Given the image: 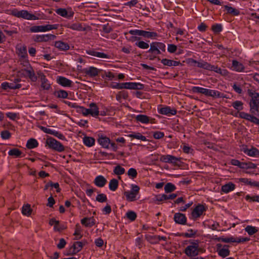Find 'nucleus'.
Instances as JSON below:
<instances>
[{
    "label": "nucleus",
    "mask_w": 259,
    "mask_h": 259,
    "mask_svg": "<svg viewBox=\"0 0 259 259\" xmlns=\"http://www.w3.org/2000/svg\"><path fill=\"white\" fill-rule=\"evenodd\" d=\"M55 47L61 51H67L70 48L69 45L62 41H56L55 42Z\"/></svg>",
    "instance_id": "nucleus-34"
},
{
    "label": "nucleus",
    "mask_w": 259,
    "mask_h": 259,
    "mask_svg": "<svg viewBox=\"0 0 259 259\" xmlns=\"http://www.w3.org/2000/svg\"><path fill=\"white\" fill-rule=\"evenodd\" d=\"M253 115V114L251 115L244 112L239 113V117L240 118L246 119L257 125H259V119Z\"/></svg>",
    "instance_id": "nucleus-16"
},
{
    "label": "nucleus",
    "mask_w": 259,
    "mask_h": 259,
    "mask_svg": "<svg viewBox=\"0 0 259 259\" xmlns=\"http://www.w3.org/2000/svg\"><path fill=\"white\" fill-rule=\"evenodd\" d=\"M242 151L249 156L255 157L259 155V150L255 148L252 147L251 149H248L245 146L242 149Z\"/></svg>",
    "instance_id": "nucleus-25"
},
{
    "label": "nucleus",
    "mask_w": 259,
    "mask_h": 259,
    "mask_svg": "<svg viewBox=\"0 0 259 259\" xmlns=\"http://www.w3.org/2000/svg\"><path fill=\"white\" fill-rule=\"evenodd\" d=\"M118 182L115 179H111L109 183V188L110 190L115 191L118 188Z\"/></svg>",
    "instance_id": "nucleus-47"
},
{
    "label": "nucleus",
    "mask_w": 259,
    "mask_h": 259,
    "mask_svg": "<svg viewBox=\"0 0 259 259\" xmlns=\"http://www.w3.org/2000/svg\"><path fill=\"white\" fill-rule=\"evenodd\" d=\"M100 70L93 66H90L83 69V73L85 74V76H88L91 77L97 76Z\"/></svg>",
    "instance_id": "nucleus-18"
},
{
    "label": "nucleus",
    "mask_w": 259,
    "mask_h": 259,
    "mask_svg": "<svg viewBox=\"0 0 259 259\" xmlns=\"http://www.w3.org/2000/svg\"><path fill=\"white\" fill-rule=\"evenodd\" d=\"M98 142L102 147L106 149L110 148V140L109 138L103 135H99Z\"/></svg>",
    "instance_id": "nucleus-19"
},
{
    "label": "nucleus",
    "mask_w": 259,
    "mask_h": 259,
    "mask_svg": "<svg viewBox=\"0 0 259 259\" xmlns=\"http://www.w3.org/2000/svg\"><path fill=\"white\" fill-rule=\"evenodd\" d=\"M38 143L37 140L33 138L29 139L26 143V147L29 149H33L38 146Z\"/></svg>",
    "instance_id": "nucleus-40"
},
{
    "label": "nucleus",
    "mask_w": 259,
    "mask_h": 259,
    "mask_svg": "<svg viewBox=\"0 0 259 259\" xmlns=\"http://www.w3.org/2000/svg\"><path fill=\"white\" fill-rule=\"evenodd\" d=\"M209 71H213L214 72L223 76H226L228 74V71L226 69H222L218 66H214L211 64H210Z\"/></svg>",
    "instance_id": "nucleus-33"
},
{
    "label": "nucleus",
    "mask_w": 259,
    "mask_h": 259,
    "mask_svg": "<svg viewBox=\"0 0 259 259\" xmlns=\"http://www.w3.org/2000/svg\"><path fill=\"white\" fill-rule=\"evenodd\" d=\"M129 33L132 35H138L151 39H155L158 36V34L156 32L139 29L131 30L129 31Z\"/></svg>",
    "instance_id": "nucleus-9"
},
{
    "label": "nucleus",
    "mask_w": 259,
    "mask_h": 259,
    "mask_svg": "<svg viewBox=\"0 0 259 259\" xmlns=\"http://www.w3.org/2000/svg\"><path fill=\"white\" fill-rule=\"evenodd\" d=\"M113 172L116 175H121L125 172V169L120 165H118L114 167Z\"/></svg>",
    "instance_id": "nucleus-56"
},
{
    "label": "nucleus",
    "mask_w": 259,
    "mask_h": 259,
    "mask_svg": "<svg viewBox=\"0 0 259 259\" xmlns=\"http://www.w3.org/2000/svg\"><path fill=\"white\" fill-rule=\"evenodd\" d=\"M150 49L147 51V53H151L152 55H157L161 54V52L157 46L152 42L150 44Z\"/></svg>",
    "instance_id": "nucleus-39"
},
{
    "label": "nucleus",
    "mask_w": 259,
    "mask_h": 259,
    "mask_svg": "<svg viewBox=\"0 0 259 259\" xmlns=\"http://www.w3.org/2000/svg\"><path fill=\"white\" fill-rule=\"evenodd\" d=\"M96 201L99 202H104L107 200V196L104 194H98L96 198Z\"/></svg>",
    "instance_id": "nucleus-63"
},
{
    "label": "nucleus",
    "mask_w": 259,
    "mask_h": 259,
    "mask_svg": "<svg viewBox=\"0 0 259 259\" xmlns=\"http://www.w3.org/2000/svg\"><path fill=\"white\" fill-rule=\"evenodd\" d=\"M248 95L251 99L249 102L250 112L253 115H259V93L254 91H248Z\"/></svg>",
    "instance_id": "nucleus-3"
},
{
    "label": "nucleus",
    "mask_w": 259,
    "mask_h": 259,
    "mask_svg": "<svg viewBox=\"0 0 259 259\" xmlns=\"http://www.w3.org/2000/svg\"><path fill=\"white\" fill-rule=\"evenodd\" d=\"M56 13L62 17L70 18L73 17L74 12L71 8H68L67 9L59 8L56 10Z\"/></svg>",
    "instance_id": "nucleus-14"
},
{
    "label": "nucleus",
    "mask_w": 259,
    "mask_h": 259,
    "mask_svg": "<svg viewBox=\"0 0 259 259\" xmlns=\"http://www.w3.org/2000/svg\"><path fill=\"white\" fill-rule=\"evenodd\" d=\"M8 154L10 156H14L16 157H19L21 156L22 152L18 149L13 148L9 151Z\"/></svg>",
    "instance_id": "nucleus-52"
},
{
    "label": "nucleus",
    "mask_w": 259,
    "mask_h": 259,
    "mask_svg": "<svg viewBox=\"0 0 259 259\" xmlns=\"http://www.w3.org/2000/svg\"><path fill=\"white\" fill-rule=\"evenodd\" d=\"M139 191L140 187L138 185L132 184L131 190L124 192V195L127 201H134L137 199V196Z\"/></svg>",
    "instance_id": "nucleus-8"
},
{
    "label": "nucleus",
    "mask_w": 259,
    "mask_h": 259,
    "mask_svg": "<svg viewBox=\"0 0 259 259\" xmlns=\"http://www.w3.org/2000/svg\"><path fill=\"white\" fill-rule=\"evenodd\" d=\"M161 62L165 66H177L179 65L181 63L179 61H176L167 59H162Z\"/></svg>",
    "instance_id": "nucleus-36"
},
{
    "label": "nucleus",
    "mask_w": 259,
    "mask_h": 259,
    "mask_svg": "<svg viewBox=\"0 0 259 259\" xmlns=\"http://www.w3.org/2000/svg\"><path fill=\"white\" fill-rule=\"evenodd\" d=\"M128 136L131 138L140 140L142 141H146L147 140L146 137L144 136H143L140 133H133L128 135Z\"/></svg>",
    "instance_id": "nucleus-41"
},
{
    "label": "nucleus",
    "mask_w": 259,
    "mask_h": 259,
    "mask_svg": "<svg viewBox=\"0 0 259 259\" xmlns=\"http://www.w3.org/2000/svg\"><path fill=\"white\" fill-rule=\"evenodd\" d=\"M211 29L215 33H220L222 31V25L221 24H215L212 26Z\"/></svg>",
    "instance_id": "nucleus-62"
},
{
    "label": "nucleus",
    "mask_w": 259,
    "mask_h": 259,
    "mask_svg": "<svg viewBox=\"0 0 259 259\" xmlns=\"http://www.w3.org/2000/svg\"><path fill=\"white\" fill-rule=\"evenodd\" d=\"M58 24H47L45 25H34L30 28V31L32 33L42 32L57 29Z\"/></svg>",
    "instance_id": "nucleus-6"
},
{
    "label": "nucleus",
    "mask_w": 259,
    "mask_h": 259,
    "mask_svg": "<svg viewBox=\"0 0 259 259\" xmlns=\"http://www.w3.org/2000/svg\"><path fill=\"white\" fill-rule=\"evenodd\" d=\"M56 38V35L52 34L36 35L34 38L36 42H48L54 40Z\"/></svg>",
    "instance_id": "nucleus-15"
},
{
    "label": "nucleus",
    "mask_w": 259,
    "mask_h": 259,
    "mask_svg": "<svg viewBox=\"0 0 259 259\" xmlns=\"http://www.w3.org/2000/svg\"><path fill=\"white\" fill-rule=\"evenodd\" d=\"M232 105L234 108L238 111L243 109V103L240 101H235L232 103Z\"/></svg>",
    "instance_id": "nucleus-55"
},
{
    "label": "nucleus",
    "mask_w": 259,
    "mask_h": 259,
    "mask_svg": "<svg viewBox=\"0 0 259 259\" xmlns=\"http://www.w3.org/2000/svg\"><path fill=\"white\" fill-rule=\"evenodd\" d=\"M189 245L185 248L184 252L190 258L197 256L201 250L199 247V241L198 240H190L189 241Z\"/></svg>",
    "instance_id": "nucleus-2"
},
{
    "label": "nucleus",
    "mask_w": 259,
    "mask_h": 259,
    "mask_svg": "<svg viewBox=\"0 0 259 259\" xmlns=\"http://www.w3.org/2000/svg\"><path fill=\"white\" fill-rule=\"evenodd\" d=\"M59 221L56 220L54 218L51 219L49 221V224L51 226H53V225L54 226V229L55 231H60L66 229L65 226H62L61 227H58V226H59Z\"/></svg>",
    "instance_id": "nucleus-35"
},
{
    "label": "nucleus",
    "mask_w": 259,
    "mask_h": 259,
    "mask_svg": "<svg viewBox=\"0 0 259 259\" xmlns=\"http://www.w3.org/2000/svg\"><path fill=\"white\" fill-rule=\"evenodd\" d=\"M210 66V63L202 60H200L198 63V67L200 68L209 70Z\"/></svg>",
    "instance_id": "nucleus-51"
},
{
    "label": "nucleus",
    "mask_w": 259,
    "mask_h": 259,
    "mask_svg": "<svg viewBox=\"0 0 259 259\" xmlns=\"http://www.w3.org/2000/svg\"><path fill=\"white\" fill-rule=\"evenodd\" d=\"M19 81V79H16L14 82H9L10 89L15 90L21 88L22 85L18 83Z\"/></svg>",
    "instance_id": "nucleus-53"
},
{
    "label": "nucleus",
    "mask_w": 259,
    "mask_h": 259,
    "mask_svg": "<svg viewBox=\"0 0 259 259\" xmlns=\"http://www.w3.org/2000/svg\"><path fill=\"white\" fill-rule=\"evenodd\" d=\"M107 180L101 175L97 176L94 180V184L98 187H103L107 183Z\"/></svg>",
    "instance_id": "nucleus-28"
},
{
    "label": "nucleus",
    "mask_w": 259,
    "mask_h": 259,
    "mask_svg": "<svg viewBox=\"0 0 259 259\" xmlns=\"http://www.w3.org/2000/svg\"><path fill=\"white\" fill-rule=\"evenodd\" d=\"M217 252L218 255L222 258H225L230 255V250L228 245H223L218 243L216 245Z\"/></svg>",
    "instance_id": "nucleus-10"
},
{
    "label": "nucleus",
    "mask_w": 259,
    "mask_h": 259,
    "mask_svg": "<svg viewBox=\"0 0 259 259\" xmlns=\"http://www.w3.org/2000/svg\"><path fill=\"white\" fill-rule=\"evenodd\" d=\"M245 231L250 236L253 235L257 232L258 230L255 227L248 225L245 228Z\"/></svg>",
    "instance_id": "nucleus-49"
},
{
    "label": "nucleus",
    "mask_w": 259,
    "mask_h": 259,
    "mask_svg": "<svg viewBox=\"0 0 259 259\" xmlns=\"http://www.w3.org/2000/svg\"><path fill=\"white\" fill-rule=\"evenodd\" d=\"M54 95L58 98L66 99L67 98L68 94L66 91L63 90H60L55 92Z\"/></svg>",
    "instance_id": "nucleus-44"
},
{
    "label": "nucleus",
    "mask_w": 259,
    "mask_h": 259,
    "mask_svg": "<svg viewBox=\"0 0 259 259\" xmlns=\"http://www.w3.org/2000/svg\"><path fill=\"white\" fill-rule=\"evenodd\" d=\"M137 175V170L134 168H130L127 171V175L133 179L136 178Z\"/></svg>",
    "instance_id": "nucleus-61"
},
{
    "label": "nucleus",
    "mask_w": 259,
    "mask_h": 259,
    "mask_svg": "<svg viewBox=\"0 0 259 259\" xmlns=\"http://www.w3.org/2000/svg\"><path fill=\"white\" fill-rule=\"evenodd\" d=\"M83 247L82 242L76 241L69 248L65 254L66 255H74L81 250Z\"/></svg>",
    "instance_id": "nucleus-11"
},
{
    "label": "nucleus",
    "mask_w": 259,
    "mask_h": 259,
    "mask_svg": "<svg viewBox=\"0 0 259 259\" xmlns=\"http://www.w3.org/2000/svg\"><path fill=\"white\" fill-rule=\"evenodd\" d=\"M56 81L58 84L64 87H70L72 83L71 80L61 76H58Z\"/></svg>",
    "instance_id": "nucleus-24"
},
{
    "label": "nucleus",
    "mask_w": 259,
    "mask_h": 259,
    "mask_svg": "<svg viewBox=\"0 0 259 259\" xmlns=\"http://www.w3.org/2000/svg\"><path fill=\"white\" fill-rule=\"evenodd\" d=\"M197 232V230H194L191 229L188 230L187 232L183 233L182 236L187 238H191L194 237Z\"/></svg>",
    "instance_id": "nucleus-54"
},
{
    "label": "nucleus",
    "mask_w": 259,
    "mask_h": 259,
    "mask_svg": "<svg viewBox=\"0 0 259 259\" xmlns=\"http://www.w3.org/2000/svg\"><path fill=\"white\" fill-rule=\"evenodd\" d=\"M176 189V186L171 183H167L164 186V190L166 193H170Z\"/></svg>",
    "instance_id": "nucleus-57"
},
{
    "label": "nucleus",
    "mask_w": 259,
    "mask_h": 259,
    "mask_svg": "<svg viewBox=\"0 0 259 259\" xmlns=\"http://www.w3.org/2000/svg\"><path fill=\"white\" fill-rule=\"evenodd\" d=\"M18 55L21 57L25 58L27 55V48L26 46H20L18 47Z\"/></svg>",
    "instance_id": "nucleus-50"
},
{
    "label": "nucleus",
    "mask_w": 259,
    "mask_h": 259,
    "mask_svg": "<svg viewBox=\"0 0 259 259\" xmlns=\"http://www.w3.org/2000/svg\"><path fill=\"white\" fill-rule=\"evenodd\" d=\"M239 180V182H242L246 185H249L251 187H256V181H252L250 179L247 178H240Z\"/></svg>",
    "instance_id": "nucleus-46"
},
{
    "label": "nucleus",
    "mask_w": 259,
    "mask_h": 259,
    "mask_svg": "<svg viewBox=\"0 0 259 259\" xmlns=\"http://www.w3.org/2000/svg\"><path fill=\"white\" fill-rule=\"evenodd\" d=\"M135 45L136 46L142 49H148L149 47V45L148 43L142 40L136 42Z\"/></svg>",
    "instance_id": "nucleus-60"
},
{
    "label": "nucleus",
    "mask_w": 259,
    "mask_h": 259,
    "mask_svg": "<svg viewBox=\"0 0 259 259\" xmlns=\"http://www.w3.org/2000/svg\"><path fill=\"white\" fill-rule=\"evenodd\" d=\"M39 77L41 80V88L43 89V90H49L51 88V84L49 82L48 80L47 79L46 76L44 74L41 72H39L37 73Z\"/></svg>",
    "instance_id": "nucleus-20"
},
{
    "label": "nucleus",
    "mask_w": 259,
    "mask_h": 259,
    "mask_svg": "<svg viewBox=\"0 0 259 259\" xmlns=\"http://www.w3.org/2000/svg\"><path fill=\"white\" fill-rule=\"evenodd\" d=\"M81 229L80 226L77 224L75 225V231L73 234V235L75 236L74 240H79L82 237V235H81Z\"/></svg>",
    "instance_id": "nucleus-42"
},
{
    "label": "nucleus",
    "mask_w": 259,
    "mask_h": 259,
    "mask_svg": "<svg viewBox=\"0 0 259 259\" xmlns=\"http://www.w3.org/2000/svg\"><path fill=\"white\" fill-rule=\"evenodd\" d=\"M12 14L18 18H22L25 19L30 20H38L40 17V14H38V16L29 13L26 10H21V11H17L14 10L12 12Z\"/></svg>",
    "instance_id": "nucleus-4"
},
{
    "label": "nucleus",
    "mask_w": 259,
    "mask_h": 259,
    "mask_svg": "<svg viewBox=\"0 0 259 259\" xmlns=\"http://www.w3.org/2000/svg\"><path fill=\"white\" fill-rule=\"evenodd\" d=\"M78 112L81 113L84 116H87L90 114V110L89 108H85L83 106H78L77 108Z\"/></svg>",
    "instance_id": "nucleus-59"
},
{
    "label": "nucleus",
    "mask_w": 259,
    "mask_h": 259,
    "mask_svg": "<svg viewBox=\"0 0 259 259\" xmlns=\"http://www.w3.org/2000/svg\"><path fill=\"white\" fill-rule=\"evenodd\" d=\"M244 66L242 63L235 60L232 61V66L231 69L237 72H242L244 71Z\"/></svg>",
    "instance_id": "nucleus-31"
},
{
    "label": "nucleus",
    "mask_w": 259,
    "mask_h": 259,
    "mask_svg": "<svg viewBox=\"0 0 259 259\" xmlns=\"http://www.w3.org/2000/svg\"><path fill=\"white\" fill-rule=\"evenodd\" d=\"M174 220L176 223L182 225H186L187 223V218L185 214L180 212L176 213L174 214Z\"/></svg>",
    "instance_id": "nucleus-21"
},
{
    "label": "nucleus",
    "mask_w": 259,
    "mask_h": 259,
    "mask_svg": "<svg viewBox=\"0 0 259 259\" xmlns=\"http://www.w3.org/2000/svg\"><path fill=\"white\" fill-rule=\"evenodd\" d=\"M126 215L127 218L131 221H134L137 218V214L136 212L133 211H128L126 212Z\"/></svg>",
    "instance_id": "nucleus-64"
},
{
    "label": "nucleus",
    "mask_w": 259,
    "mask_h": 259,
    "mask_svg": "<svg viewBox=\"0 0 259 259\" xmlns=\"http://www.w3.org/2000/svg\"><path fill=\"white\" fill-rule=\"evenodd\" d=\"M158 112L161 114L168 116L177 114V110L175 108H171L170 107L167 106L158 108Z\"/></svg>",
    "instance_id": "nucleus-17"
},
{
    "label": "nucleus",
    "mask_w": 259,
    "mask_h": 259,
    "mask_svg": "<svg viewBox=\"0 0 259 259\" xmlns=\"http://www.w3.org/2000/svg\"><path fill=\"white\" fill-rule=\"evenodd\" d=\"M206 210V208L203 205L199 204L194 208L191 212L193 219L196 220L200 217L203 213Z\"/></svg>",
    "instance_id": "nucleus-13"
},
{
    "label": "nucleus",
    "mask_w": 259,
    "mask_h": 259,
    "mask_svg": "<svg viewBox=\"0 0 259 259\" xmlns=\"http://www.w3.org/2000/svg\"><path fill=\"white\" fill-rule=\"evenodd\" d=\"M177 196V195L176 194H170L168 195L166 194H162L159 195L157 196V200L159 201H162L165 200L167 199H174Z\"/></svg>",
    "instance_id": "nucleus-37"
},
{
    "label": "nucleus",
    "mask_w": 259,
    "mask_h": 259,
    "mask_svg": "<svg viewBox=\"0 0 259 259\" xmlns=\"http://www.w3.org/2000/svg\"><path fill=\"white\" fill-rule=\"evenodd\" d=\"M224 7L226 11V13L227 14H230L234 16H238L240 14L239 10L236 9L235 8L229 6L228 5H225Z\"/></svg>",
    "instance_id": "nucleus-32"
},
{
    "label": "nucleus",
    "mask_w": 259,
    "mask_h": 259,
    "mask_svg": "<svg viewBox=\"0 0 259 259\" xmlns=\"http://www.w3.org/2000/svg\"><path fill=\"white\" fill-rule=\"evenodd\" d=\"M26 63L28 66L24 70L25 75L28 76L32 81H36L37 80V76L35 75L33 68L30 66L28 62H26Z\"/></svg>",
    "instance_id": "nucleus-22"
},
{
    "label": "nucleus",
    "mask_w": 259,
    "mask_h": 259,
    "mask_svg": "<svg viewBox=\"0 0 259 259\" xmlns=\"http://www.w3.org/2000/svg\"><path fill=\"white\" fill-rule=\"evenodd\" d=\"M89 108L90 110V114L93 117H96L99 115V108L97 104L95 103H91L89 104Z\"/></svg>",
    "instance_id": "nucleus-29"
},
{
    "label": "nucleus",
    "mask_w": 259,
    "mask_h": 259,
    "mask_svg": "<svg viewBox=\"0 0 259 259\" xmlns=\"http://www.w3.org/2000/svg\"><path fill=\"white\" fill-rule=\"evenodd\" d=\"M32 209L30 207V205L27 204L24 205L22 208V213L23 214L29 216L31 214Z\"/></svg>",
    "instance_id": "nucleus-48"
},
{
    "label": "nucleus",
    "mask_w": 259,
    "mask_h": 259,
    "mask_svg": "<svg viewBox=\"0 0 259 259\" xmlns=\"http://www.w3.org/2000/svg\"><path fill=\"white\" fill-rule=\"evenodd\" d=\"M146 239L151 244H156L159 242L157 235H146Z\"/></svg>",
    "instance_id": "nucleus-45"
},
{
    "label": "nucleus",
    "mask_w": 259,
    "mask_h": 259,
    "mask_svg": "<svg viewBox=\"0 0 259 259\" xmlns=\"http://www.w3.org/2000/svg\"><path fill=\"white\" fill-rule=\"evenodd\" d=\"M193 93H200L207 97L213 98H227V95L218 91L203 88L199 87H193L192 89Z\"/></svg>",
    "instance_id": "nucleus-1"
},
{
    "label": "nucleus",
    "mask_w": 259,
    "mask_h": 259,
    "mask_svg": "<svg viewBox=\"0 0 259 259\" xmlns=\"http://www.w3.org/2000/svg\"><path fill=\"white\" fill-rule=\"evenodd\" d=\"M87 54L94 57L102 59H109L110 58V56L108 54L102 52H97L93 50H90L87 51Z\"/></svg>",
    "instance_id": "nucleus-23"
},
{
    "label": "nucleus",
    "mask_w": 259,
    "mask_h": 259,
    "mask_svg": "<svg viewBox=\"0 0 259 259\" xmlns=\"http://www.w3.org/2000/svg\"><path fill=\"white\" fill-rule=\"evenodd\" d=\"M46 146H48L49 148L59 152H63L65 150L64 146L60 142L52 137L47 138Z\"/></svg>",
    "instance_id": "nucleus-5"
},
{
    "label": "nucleus",
    "mask_w": 259,
    "mask_h": 259,
    "mask_svg": "<svg viewBox=\"0 0 259 259\" xmlns=\"http://www.w3.org/2000/svg\"><path fill=\"white\" fill-rule=\"evenodd\" d=\"M81 223L87 227H91L95 225L94 219L92 218H84L81 220Z\"/></svg>",
    "instance_id": "nucleus-38"
},
{
    "label": "nucleus",
    "mask_w": 259,
    "mask_h": 259,
    "mask_svg": "<svg viewBox=\"0 0 259 259\" xmlns=\"http://www.w3.org/2000/svg\"><path fill=\"white\" fill-rule=\"evenodd\" d=\"M111 87L113 89H131V82H122V83H117L113 82L110 85Z\"/></svg>",
    "instance_id": "nucleus-27"
},
{
    "label": "nucleus",
    "mask_w": 259,
    "mask_h": 259,
    "mask_svg": "<svg viewBox=\"0 0 259 259\" xmlns=\"http://www.w3.org/2000/svg\"><path fill=\"white\" fill-rule=\"evenodd\" d=\"M134 118L137 122H140L143 124L155 123V119L154 118L145 114H138L136 115Z\"/></svg>",
    "instance_id": "nucleus-12"
},
{
    "label": "nucleus",
    "mask_w": 259,
    "mask_h": 259,
    "mask_svg": "<svg viewBox=\"0 0 259 259\" xmlns=\"http://www.w3.org/2000/svg\"><path fill=\"white\" fill-rule=\"evenodd\" d=\"M217 241H222L225 243H242L248 241L250 239L247 237H238L235 238L233 236L224 237V236L217 237L215 239Z\"/></svg>",
    "instance_id": "nucleus-7"
},
{
    "label": "nucleus",
    "mask_w": 259,
    "mask_h": 259,
    "mask_svg": "<svg viewBox=\"0 0 259 259\" xmlns=\"http://www.w3.org/2000/svg\"><path fill=\"white\" fill-rule=\"evenodd\" d=\"M235 188V185L232 182H229L223 185L221 187V192L224 193H228L233 191Z\"/></svg>",
    "instance_id": "nucleus-30"
},
{
    "label": "nucleus",
    "mask_w": 259,
    "mask_h": 259,
    "mask_svg": "<svg viewBox=\"0 0 259 259\" xmlns=\"http://www.w3.org/2000/svg\"><path fill=\"white\" fill-rule=\"evenodd\" d=\"M144 88V85L140 82H131V89L133 90H143Z\"/></svg>",
    "instance_id": "nucleus-58"
},
{
    "label": "nucleus",
    "mask_w": 259,
    "mask_h": 259,
    "mask_svg": "<svg viewBox=\"0 0 259 259\" xmlns=\"http://www.w3.org/2000/svg\"><path fill=\"white\" fill-rule=\"evenodd\" d=\"M66 27L73 30L82 31L85 30V28L80 23H68L65 26Z\"/></svg>",
    "instance_id": "nucleus-26"
},
{
    "label": "nucleus",
    "mask_w": 259,
    "mask_h": 259,
    "mask_svg": "<svg viewBox=\"0 0 259 259\" xmlns=\"http://www.w3.org/2000/svg\"><path fill=\"white\" fill-rule=\"evenodd\" d=\"M83 144L88 147H92L95 144L94 138L90 137H84L83 139Z\"/></svg>",
    "instance_id": "nucleus-43"
}]
</instances>
